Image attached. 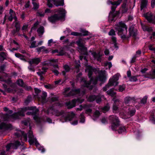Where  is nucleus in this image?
Listing matches in <instances>:
<instances>
[{"label":"nucleus","mask_w":155,"mask_h":155,"mask_svg":"<svg viewBox=\"0 0 155 155\" xmlns=\"http://www.w3.org/2000/svg\"><path fill=\"white\" fill-rule=\"evenodd\" d=\"M71 35L75 36H81V34L80 33L75 32H71Z\"/></svg>","instance_id":"052dcab7"},{"label":"nucleus","mask_w":155,"mask_h":155,"mask_svg":"<svg viewBox=\"0 0 155 155\" xmlns=\"http://www.w3.org/2000/svg\"><path fill=\"white\" fill-rule=\"evenodd\" d=\"M110 109V107L108 104H107L104 107L102 108V112L104 113L108 111Z\"/></svg>","instance_id":"473e14b6"},{"label":"nucleus","mask_w":155,"mask_h":155,"mask_svg":"<svg viewBox=\"0 0 155 155\" xmlns=\"http://www.w3.org/2000/svg\"><path fill=\"white\" fill-rule=\"evenodd\" d=\"M110 119L111 124V127L112 130H115L121 124L117 117H110Z\"/></svg>","instance_id":"423d86ee"},{"label":"nucleus","mask_w":155,"mask_h":155,"mask_svg":"<svg viewBox=\"0 0 155 155\" xmlns=\"http://www.w3.org/2000/svg\"><path fill=\"white\" fill-rule=\"evenodd\" d=\"M21 145L18 141H16L14 143H11L8 144L6 147V150L8 151L10 148L13 149H16L18 147Z\"/></svg>","instance_id":"9d476101"},{"label":"nucleus","mask_w":155,"mask_h":155,"mask_svg":"<svg viewBox=\"0 0 155 155\" xmlns=\"http://www.w3.org/2000/svg\"><path fill=\"white\" fill-rule=\"evenodd\" d=\"M62 119L64 120V121H62V122H66L71 120L74 117H62Z\"/></svg>","instance_id":"e433bc0d"},{"label":"nucleus","mask_w":155,"mask_h":155,"mask_svg":"<svg viewBox=\"0 0 155 155\" xmlns=\"http://www.w3.org/2000/svg\"><path fill=\"white\" fill-rule=\"evenodd\" d=\"M58 55H63L65 54V52L63 50L61 49L59 51H58Z\"/></svg>","instance_id":"13d9d810"},{"label":"nucleus","mask_w":155,"mask_h":155,"mask_svg":"<svg viewBox=\"0 0 155 155\" xmlns=\"http://www.w3.org/2000/svg\"><path fill=\"white\" fill-rule=\"evenodd\" d=\"M12 129V127L11 124H6L4 123L0 124V129L11 130Z\"/></svg>","instance_id":"f3484780"},{"label":"nucleus","mask_w":155,"mask_h":155,"mask_svg":"<svg viewBox=\"0 0 155 155\" xmlns=\"http://www.w3.org/2000/svg\"><path fill=\"white\" fill-rule=\"evenodd\" d=\"M36 50L39 53L42 52L43 53H47L49 52L48 50L46 49L45 47L44 46H41L40 47L37 48Z\"/></svg>","instance_id":"5701e85b"},{"label":"nucleus","mask_w":155,"mask_h":155,"mask_svg":"<svg viewBox=\"0 0 155 155\" xmlns=\"http://www.w3.org/2000/svg\"><path fill=\"white\" fill-rule=\"evenodd\" d=\"M81 36H85L88 35V32L86 30H81Z\"/></svg>","instance_id":"ea45409f"},{"label":"nucleus","mask_w":155,"mask_h":155,"mask_svg":"<svg viewBox=\"0 0 155 155\" xmlns=\"http://www.w3.org/2000/svg\"><path fill=\"white\" fill-rule=\"evenodd\" d=\"M105 66H108L109 70H110V68L112 66V64L111 62H107L105 64Z\"/></svg>","instance_id":"bf43d9fd"},{"label":"nucleus","mask_w":155,"mask_h":155,"mask_svg":"<svg viewBox=\"0 0 155 155\" xmlns=\"http://www.w3.org/2000/svg\"><path fill=\"white\" fill-rule=\"evenodd\" d=\"M15 27L16 31H19L20 29V25L19 22H16L15 24Z\"/></svg>","instance_id":"a18cd8bd"},{"label":"nucleus","mask_w":155,"mask_h":155,"mask_svg":"<svg viewBox=\"0 0 155 155\" xmlns=\"http://www.w3.org/2000/svg\"><path fill=\"white\" fill-rule=\"evenodd\" d=\"M133 100L132 97H126L124 99V103L126 105L129 104L130 102Z\"/></svg>","instance_id":"cd10ccee"},{"label":"nucleus","mask_w":155,"mask_h":155,"mask_svg":"<svg viewBox=\"0 0 155 155\" xmlns=\"http://www.w3.org/2000/svg\"><path fill=\"white\" fill-rule=\"evenodd\" d=\"M85 71L88 72V75L89 78L91 77L93 72L96 74L99 73V75L97 78V80H94L92 78H91L89 82H87L85 78H81V83L82 84H83L84 86V87H89L90 89H91L96 84L97 81L104 83L106 80V78L105 76V74L106 72L105 71H99V70L93 68L91 66L86 65Z\"/></svg>","instance_id":"f257e3e1"},{"label":"nucleus","mask_w":155,"mask_h":155,"mask_svg":"<svg viewBox=\"0 0 155 155\" xmlns=\"http://www.w3.org/2000/svg\"><path fill=\"white\" fill-rule=\"evenodd\" d=\"M125 85L124 84L120 85L119 87L118 90L120 92H122L125 89Z\"/></svg>","instance_id":"37998d69"},{"label":"nucleus","mask_w":155,"mask_h":155,"mask_svg":"<svg viewBox=\"0 0 155 155\" xmlns=\"http://www.w3.org/2000/svg\"><path fill=\"white\" fill-rule=\"evenodd\" d=\"M70 88H66L65 89L64 92L65 93V95L66 97L74 96V95H77L78 96H82L85 93V90H84L81 91L79 89H74L71 90L67 94V92L70 91Z\"/></svg>","instance_id":"20e7f679"},{"label":"nucleus","mask_w":155,"mask_h":155,"mask_svg":"<svg viewBox=\"0 0 155 155\" xmlns=\"http://www.w3.org/2000/svg\"><path fill=\"white\" fill-rule=\"evenodd\" d=\"M7 56L6 53L4 52L0 53V61H3L6 58Z\"/></svg>","instance_id":"2f4dec72"},{"label":"nucleus","mask_w":155,"mask_h":155,"mask_svg":"<svg viewBox=\"0 0 155 155\" xmlns=\"http://www.w3.org/2000/svg\"><path fill=\"white\" fill-rule=\"evenodd\" d=\"M58 14H55L48 17V20L51 23H53L56 21L61 20L64 17L66 12L63 8H60L57 11Z\"/></svg>","instance_id":"7ed1b4c3"},{"label":"nucleus","mask_w":155,"mask_h":155,"mask_svg":"<svg viewBox=\"0 0 155 155\" xmlns=\"http://www.w3.org/2000/svg\"><path fill=\"white\" fill-rule=\"evenodd\" d=\"M47 96V93L43 91L42 95L41 96V101L42 102H45Z\"/></svg>","instance_id":"f704fd0d"},{"label":"nucleus","mask_w":155,"mask_h":155,"mask_svg":"<svg viewBox=\"0 0 155 155\" xmlns=\"http://www.w3.org/2000/svg\"><path fill=\"white\" fill-rule=\"evenodd\" d=\"M138 56H136V55H135L134 57H133L132 58L131 60V61H130L131 63H134L135 62L136 58Z\"/></svg>","instance_id":"e2e57ef3"},{"label":"nucleus","mask_w":155,"mask_h":155,"mask_svg":"<svg viewBox=\"0 0 155 155\" xmlns=\"http://www.w3.org/2000/svg\"><path fill=\"white\" fill-rule=\"evenodd\" d=\"M80 66V64L79 61H75V68L77 69V70L76 71V73H78L79 72V68Z\"/></svg>","instance_id":"c9c22d12"},{"label":"nucleus","mask_w":155,"mask_h":155,"mask_svg":"<svg viewBox=\"0 0 155 155\" xmlns=\"http://www.w3.org/2000/svg\"><path fill=\"white\" fill-rule=\"evenodd\" d=\"M137 80V76H131L129 78V81L131 82H136Z\"/></svg>","instance_id":"c03bdc74"},{"label":"nucleus","mask_w":155,"mask_h":155,"mask_svg":"<svg viewBox=\"0 0 155 155\" xmlns=\"http://www.w3.org/2000/svg\"><path fill=\"white\" fill-rule=\"evenodd\" d=\"M61 82V79H60L58 81H55L54 82V83L55 84L58 85L60 84H61L63 83V82Z\"/></svg>","instance_id":"69168bd1"},{"label":"nucleus","mask_w":155,"mask_h":155,"mask_svg":"<svg viewBox=\"0 0 155 155\" xmlns=\"http://www.w3.org/2000/svg\"><path fill=\"white\" fill-rule=\"evenodd\" d=\"M32 64H30V65L28 66V69L31 71L35 72V69L32 66Z\"/></svg>","instance_id":"4d7b16f0"},{"label":"nucleus","mask_w":155,"mask_h":155,"mask_svg":"<svg viewBox=\"0 0 155 155\" xmlns=\"http://www.w3.org/2000/svg\"><path fill=\"white\" fill-rule=\"evenodd\" d=\"M33 118L35 122L37 123H40L42 120L40 117H33Z\"/></svg>","instance_id":"79ce46f5"},{"label":"nucleus","mask_w":155,"mask_h":155,"mask_svg":"<svg viewBox=\"0 0 155 155\" xmlns=\"http://www.w3.org/2000/svg\"><path fill=\"white\" fill-rule=\"evenodd\" d=\"M27 109L28 108L27 107L19 108L18 109V112L17 113H16L15 114L20 116H25L24 113L27 110Z\"/></svg>","instance_id":"aec40b11"},{"label":"nucleus","mask_w":155,"mask_h":155,"mask_svg":"<svg viewBox=\"0 0 155 155\" xmlns=\"http://www.w3.org/2000/svg\"><path fill=\"white\" fill-rule=\"evenodd\" d=\"M130 107L128 109L129 110V111L128 112L129 115L131 116H134L136 112L135 108H133V107L132 106H129L127 105V107Z\"/></svg>","instance_id":"4be33fe9"},{"label":"nucleus","mask_w":155,"mask_h":155,"mask_svg":"<svg viewBox=\"0 0 155 155\" xmlns=\"http://www.w3.org/2000/svg\"><path fill=\"white\" fill-rule=\"evenodd\" d=\"M84 101V100L83 99L78 98L77 100H73L71 102L69 101L66 102L65 103V104L68 108L71 109L75 107L76 102L81 103H82Z\"/></svg>","instance_id":"6e6552de"},{"label":"nucleus","mask_w":155,"mask_h":155,"mask_svg":"<svg viewBox=\"0 0 155 155\" xmlns=\"http://www.w3.org/2000/svg\"><path fill=\"white\" fill-rule=\"evenodd\" d=\"M15 135L17 137H19L21 136V137L23 138L25 141L27 140V136L26 134H25L24 132L20 131L15 133Z\"/></svg>","instance_id":"6ab92c4d"},{"label":"nucleus","mask_w":155,"mask_h":155,"mask_svg":"<svg viewBox=\"0 0 155 155\" xmlns=\"http://www.w3.org/2000/svg\"><path fill=\"white\" fill-rule=\"evenodd\" d=\"M13 18L14 19L15 21H17V18L16 16L12 17L9 16L8 18V20L10 21H12Z\"/></svg>","instance_id":"3c124183"},{"label":"nucleus","mask_w":155,"mask_h":155,"mask_svg":"<svg viewBox=\"0 0 155 155\" xmlns=\"http://www.w3.org/2000/svg\"><path fill=\"white\" fill-rule=\"evenodd\" d=\"M122 9H123V10H122L123 12L125 13V12H127V9L125 5H122Z\"/></svg>","instance_id":"0e129e2a"},{"label":"nucleus","mask_w":155,"mask_h":155,"mask_svg":"<svg viewBox=\"0 0 155 155\" xmlns=\"http://www.w3.org/2000/svg\"><path fill=\"white\" fill-rule=\"evenodd\" d=\"M53 3L56 6H63L64 4L63 0H48L47 5L49 8H52Z\"/></svg>","instance_id":"0eeeda50"},{"label":"nucleus","mask_w":155,"mask_h":155,"mask_svg":"<svg viewBox=\"0 0 155 155\" xmlns=\"http://www.w3.org/2000/svg\"><path fill=\"white\" fill-rule=\"evenodd\" d=\"M118 104H117L115 103H114L113 106L112 110L114 113H117L119 112V109L118 107Z\"/></svg>","instance_id":"393cba45"},{"label":"nucleus","mask_w":155,"mask_h":155,"mask_svg":"<svg viewBox=\"0 0 155 155\" xmlns=\"http://www.w3.org/2000/svg\"><path fill=\"white\" fill-rule=\"evenodd\" d=\"M10 16L12 17L16 16L15 15V12L12 9H10L9 12Z\"/></svg>","instance_id":"603ef678"},{"label":"nucleus","mask_w":155,"mask_h":155,"mask_svg":"<svg viewBox=\"0 0 155 155\" xmlns=\"http://www.w3.org/2000/svg\"><path fill=\"white\" fill-rule=\"evenodd\" d=\"M3 110L6 113L7 116H10L13 113V111L12 110H9V108L6 107H4L3 108Z\"/></svg>","instance_id":"bb28decb"},{"label":"nucleus","mask_w":155,"mask_h":155,"mask_svg":"<svg viewBox=\"0 0 155 155\" xmlns=\"http://www.w3.org/2000/svg\"><path fill=\"white\" fill-rule=\"evenodd\" d=\"M142 27L144 31H150L151 30L150 28L146 25H142Z\"/></svg>","instance_id":"49530a36"},{"label":"nucleus","mask_w":155,"mask_h":155,"mask_svg":"<svg viewBox=\"0 0 155 155\" xmlns=\"http://www.w3.org/2000/svg\"><path fill=\"white\" fill-rule=\"evenodd\" d=\"M115 29L118 31L119 35L121 36L122 38L125 39L127 38L126 35L127 33V27L124 22L122 21L119 22L115 25Z\"/></svg>","instance_id":"f03ea898"},{"label":"nucleus","mask_w":155,"mask_h":155,"mask_svg":"<svg viewBox=\"0 0 155 155\" xmlns=\"http://www.w3.org/2000/svg\"><path fill=\"white\" fill-rule=\"evenodd\" d=\"M112 41L114 44L115 46H116V38L115 37H112L111 38Z\"/></svg>","instance_id":"680f3d73"},{"label":"nucleus","mask_w":155,"mask_h":155,"mask_svg":"<svg viewBox=\"0 0 155 155\" xmlns=\"http://www.w3.org/2000/svg\"><path fill=\"white\" fill-rule=\"evenodd\" d=\"M78 45L79 46V49L81 51L86 53L87 51V48L84 46V41L81 39H79L76 41Z\"/></svg>","instance_id":"1a4fd4ad"},{"label":"nucleus","mask_w":155,"mask_h":155,"mask_svg":"<svg viewBox=\"0 0 155 155\" xmlns=\"http://www.w3.org/2000/svg\"><path fill=\"white\" fill-rule=\"evenodd\" d=\"M94 115L95 116H99L101 115V113L98 110H96L94 113Z\"/></svg>","instance_id":"774afa93"},{"label":"nucleus","mask_w":155,"mask_h":155,"mask_svg":"<svg viewBox=\"0 0 155 155\" xmlns=\"http://www.w3.org/2000/svg\"><path fill=\"white\" fill-rule=\"evenodd\" d=\"M147 3V0H141L140 6L141 10L146 7Z\"/></svg>","instance_id":"c85d7f7f"},{"label":"nucleus","mask_w":155,"mask_h":155,"mask_svg":"<svg viewBox=\"0 0 155 155\" xmlns=\"http://www.w3.org/2000/svg\"><path fill=\"white\" fill-rule=\"evenodd\" d=\"M17 83L20 86L22 87L24 86L25 84L23 81L21 79H19L17 81Z\"/></svg>","instance_id":"4c0bfd02"},{"label":"nucleus","mask_w":155,"mask_h":155,"mask_svg":"<svg viewBox=\"0 0 155 155\" xmlns=\"http://www.w3.org/2000/svg\"><path fill=\"white\" fill-rule=\"evenodd\" d=\"M137 31L136 29L134 28L133 26H130L129 28V32L130 36L135 38L137 34Z\"/></svg>","instance_id":"2eb2a0df"},{"label":"nucleus","mask_w":155,"mask_h":155,"mask_svg":"<svg viewBox=\"0 0 155 155\" xmlns=\"http://www.w3.org/2000/svg\"><path fill=\"white\" fill-rule=\"evenodd\" d=\"M38 112V109L36 107H32L30 111L27 113L26 114L28 116H37V114Z\"/></svg>","instance_id":"9b49d317"},{"label":"nucleus","mask_w":155,"mask_h":155,"mask_svg":"<svg viewBox=\"0 0 155 155\" xmlns=\"http://www.w3.org/2000/svg\"><path fill=\"white\" fill-rule=\"evenodd\" d=\"M122 0H118L114 2H112L111 1L110 2V4L113 5L112 6L111 8L112 11V12H115L114 11L117 6L120 4Z\"/></svg>","instance_id":"ddd939ff"},{"label":"nucleus","mask_w":155,"mask_h":155,"mask_svg":"<svg viewBox=\"0 0 155 155\" xmlns=\"http://www.w3.org/2000/svg\"><path fill=\"white\" fill-rule=\"evenodd\" d=\"M37 31L39 36H41L44 32V28L43 27L41 26L37 30Z\"/></svg>","instance_id":"7c9ffc66"},{"label":"nucleus","mask_w":155,"mask_h":155,"mask_svg":"<svg viewBox=\"0 0 155 155\" xmlns=\"http://www.w3.org/2000/svg\"><path fill=\"white\" fill-rule=\"evenodd\" d=\"M92 55L94 59L98 61H101V56L99 54H97L96 52H94L92 53Z\"/></svg>","instance_id":"a878e982"},{"label":"nucleus","mask_w":155,"mask_h":155,"mask_svg":"<svg viewBox=\"0 0 155 155\" xmlns=\"http://www.w3.org/2000/svg\"><path fill=\"white\" fill-rule=\"evenodd\" d=\"M92 109L90 108L87 109L85 110V113L88 114V115H90L92 113Z\"/></svg>","instance_id":"6e6d98bb"},{"label":"nucleus","mask_w":155,"mask_h":155,"mask_svg":"<svg viewBox=\"0 0 155 155\" xmlns=\"http://www.w3.org/2000/svg\"><path fill=\"white\" fill-rule=\"evenodd\" d=\"M28 141L30 144H32L36 142V138H34L32 132L30 131L28 133Z\"/></svg>","instance_id":"dca6fc26"},{"label":"nucleus","mask_w":155,"mask_h":155,"mask_svg":"<svg viewBox=\"0 0 155 155\" xmlns=\"http://www.w3.org/2000/svg\"><path fill=\"white\" fill-rule=\"evenodd\" d=\"M59 68L58 65L57 64H54L53 65V68L52 69V72L56 75H58L59 73L58 71Z\"/></svg>","instance_id":"b1692460"},{"label":"nucleus","mask_w":155,"mask_h":155,"mask_svg":"<svg viewBox=\"0 0 155 155\" xmlns=\"http://www.w3.org/2000/svg\"><path fill=\"white\" fill-rule=\"evenodd\" d=\"M96 98V96L95 95H91L88 98V100L90 102H92L95 100Z\"/></svg>","instance_id":"a19ab883"},{"label":"nucleus","mask_w":155,"mask_h":155,"mask_svg":"<svg viewBox=\"0 0 155 155\" xmlns=\"http://www.w3.org/2000/svg\"><path fill=\"white\" fill-rule=\"evenodd\" d=\"M32 4L33 5V9H37L38 8V5L36 2H32Z\"/></svg>","instance_id":"864d4df0"},{"label":"nucleus","mask_w":155,"mask_h":155,"mask_svg":"<svg viewBox=\"0 0 155 155\" xmlns=\"http://www.w3.org/2000/svg\"><path fill=\"white\" fill-rule=\"evenodd\" d=\"M118 14L117 12H110L108 16V21L110 22H111L113 21H115L116 19V16Z\"/></svg>","instance_id":"f8f14e48"},{"label":"nucleus","mask_w":155,"mask_h":155,"mask_svg":"<svg viewBox=\"0 0 155 155\" xmlns=\"http://www.w3.org/2000/svg\"><path fill=\"white\" fill-rule=\"evenodd\" d=\"M108 34L109 35H115V33L114 30L113 29L110 30V31L108 33Z\"/></svg>","instance_id":"5fc2aeb1"},{"label":"nucleus","mask_w":155,"mask_h":155,"mask_svg":"<svg viewBox=\"0 0 155 155\" xmlns=\"http://www.w3.org/2000/svg\"><path fill=\"white\" fill-rule=\"evenodd\" d=\"M96 98L95 99L96 102L97 103H100L101 101V97L99 95H98L97 96H96Z\"/></svg>","instance_id":"de8ad7c7"},{"label":"nucleus","mask_w":155,"mask_h":155,"mask_svg":"<svg viewBox=\"0 0 155 155\" xmlns=\"http://www.w3.org/2000/svg\"><path fill=\"white\" fill-rule=\"evenodd\" d=\"M114 88L111 89L107 91V93L108 95L111 97H114L116 94V93L114 91Z\"/></svg>","instance_id":"c756f323"},{"label":"nucleus","mask_w":155,"mask_h":155,"mask_svg":"<svg viewBox=\"0 0 155 155\" xmlns=\"http://www.w3.org/2000/svg\"><path fill=\"white\" fill-rule=\"evenodd\" d=\"M151 62L155 64V58H153V59L151 61ZM150 76L149 78L152 79L155 78V69L152 71L150 72L149 74Z\"/></svg>","instance_id":"412c9836"},{"label":"nucleus","mask_w":155,"mask_h":155,"mask_svg":"<svg viewBox=\"0 0 155 155\" xmlns=\"http://www.w3.org/2000/svg\"><path fill=\"white\" fill-rule=\"evenodd\" d=\"M119 77L117 75V74L114 75L110 79L108 83L103 87V91H106L110 87L117 86L118 84L117 81Z\"/></svg>","instance_id":"39448f33"},{"label":"nucleus","mask_w":155,"mask_h":155,"mask_svg":"<svg viewBox=\"0 0 155 155\" xmlns=\"http://www.w3.org/2000/svg\"><path fill=\"white\" fill-rule=\"evenodd\" d=\"M31 95L28 96L25 101V103L26 105H28L31 101Z\"/></svg>","instance_id":"58836bf2"},{"label":"nucleus","mask_w":155,"mask_h":155,"mask_svg":"<svg viewBox=\"0 0 155 155\" xmlns=\"http://www.w3.org/2000/svg\"><path fill=\"white\" fill-rule=\"evenodd\" d=\"M36 41H32L31 43V45L30 46V47L31 48H35L37 46L36 45Z\"/></svg>","instance_id":"09e8293b"},{"label":"nucleus","mask_w":155,"mask_h":155,"mask_svg":"<svg viewBox=\"0 0 155 155\" xmlns=\"http://www.w3.org/2000/svg\"><path fill=\"white\" fill-rule=\"evenodd\" d=\"M112 130L117 131L118 133L121 134L124 132L126 129L124 126L121 124L118 126L116 129Z\"/></svg>","instance_id":"a211bd4d"},{"label":"nucleus","mask_w":155,"mask_h":155,"mask_svg":"<svg viewBox=\"0 0 155 155\" xmlns=\"http://www.w3.org/2000/svg\"><path fill=\"white\" fill-rule=\"evenodd\" d=\"M41 58H35L31 59L28 61L30 64L38 65L41 61Z\"/></svg>","instance_id":"4468645a"},{"label":"nucleus","mask_w":155,"mask_h":155,"mask_svg":"<svg viewBox=\"0 0 155 155\" xmlns=\"http://www.w3.org/2000/svg\"><path fill=\"white\" fill-rule=\"evenodd\" d=\"M147 96H145L141 100V103L143 104H145L146 103L147 100Z\"/></svg>","instance_id":"8fccbe9b"},{"label":"nucleus","mask_w":155,"mask_h":155,"mask_svg":"<svg viewBox=\"0 0 155 155\" xmlns=\"http://www.w3.org/2000/svg\"><path fill=\"white\" fill-rule=\"evenodd\" d=\"M64 68L65 71H63L62 72V73L63 75H64L65 74V72H68L70 70V68L69 66L67 65H64Z\"/></svg>","instance_id":"72a5a7b5"},{"label":"nucleus","mask_w":155,"mask_h":155,"mask_svg":"<svg viewBox=\"0 0 155 155\" xmlns=\"http://www.w3.org/2000/svg\"><path fill=\"white\" fill-rule=\"evenodd\" d=\"M58 100V98L57 97H52L51 98L50 101L51 102H54L55 101H57Z\"/></svg>","instance_id":"338daca9"}]
</instances>
